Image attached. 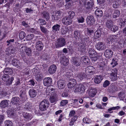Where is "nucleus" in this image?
Segmentation results:
<instances>
[{
	"mask_svg": "<svg viewBox=\"0 0 126 126\" xmlns=\"http://www.w3.org/2000/svg\"><path fill=\"white\" fill-rule=\"evenodd\" d=\"M89 84L86 83H84L82 84H80L76 86L75 89L76 91L80 92L81 93H84L86 89L89 88Z\"/></svg>",
	"mask_w": 126,
	"mask_h": 126,
	"instance_id": "f257e3e1",
	"label": "nucleus"
},
{
	"mask_svg": "<svg viewBox=\"0 0 126 126\" xmlns=\"http://www.w3.org/2000/svg\"><path fill=\"white\" fill-rule=\"evenodd\" d=\"M49 106L48 101L44 100L40 102L39 105V109L41 111H44L47 110Z\"/></svg>",
	"mask_w": 126,
	"mask_h": 126,
	"instance_id": "f03ea898",
	"label": "nucleus"
},
{
	"mask_svg": "<svg viewBox=\"0 0 126 126\" xmlns=\"http://www.w3.org/2000/svg\"><path fill=\"white\" fill-rule=\"evenodd\" d=\"M61 12L60 11H56L54 12L51 16L52 19L54 21H57L61 19Z\"/></svg>",
	"mask_w": 126,
	"mask_h": 126,
	"instance_id": "7ed1b4c3",
	"label": "nucleus"
},
{
	"mask_svg": "<svg viewBox=\"0 0 126 126\" xmlns=\"http://www.w3.org/2000/svg\"><path fill=\"white\" fill-rule=\"evenodd\" d=\"M38 37L37 36L36 38L34 40V41H36V49L38 51H41L42 50L43 47H44L43 43L39 41L37 38Z\"/></svg>",
	"mask_w": 126,
	"mask_h": 126,
	"instance_id": "20e7f679",
	"label": "nucleus"
},
{
	"mask_svg": "<svg viewBox=\"0 0 126 126\" xmlns=\"http://www.w3.org/2000/svg\"><path fill=\"white\" fill-rule=\"evenodd\" d=\"M56 44L58 47H61L64 46L66 44V42L64 38L61 37L58 39Z\"/></svg>",
	"mask_w": 126,
	"mask_h": 126,
	"instance_id": "39448f33",
	"label": "nucleus"
},
{
	"mask_svg": "<svg viewBox=\"0 0 126 126\" xmlns=\"http://www.w3.org/2000/svg\"><path fill=\"white\" fill-rule=\"evenodd\" d=\"M95 69L94 67L92 66H89L85 68V72L90 75L94 74L95 73Z\"/></svg>",
	"mask_w": 126,
	"mask_h": 126,
	"instance_id": "423d86ee",
	"label": "nucleus"
},
{
	"mask_svg": "<svg viewBox=\"0 0 126 126\" xmlns=\"http://www.w3.org/2000/svg\"><path fill=\"white\" fill-rule=\"evenodd\" d=\"M95 47L96 49L99 51L104 50L106 48L105 44L102 42H99L96 43Z\"/></svg>",
	"mask_w": 126,
	"mask_h": 126,
	"instance_id": "0eeeda50",
	"label": "nucleus"
},
{
	"mask_svg": "<svg viewBox=\"0 0 126 126\" xmlns=\"http://www.w3.org/2000/svg\"><path fill=\"white\" fill-rule=\"evenodd\" d=\"M52 80L50 77L45 78L43 80V83L44 85L46 86H50L52 83Z\"/></svg>",
	"mask_w": 126,
	"mask_h": 126,
	"instance_id": "6e6552de",
	"label": "nucleus"
},
{
	"mask_svg": "<svg viewBox=\"0 0 126 126\" xmlns=\"http://www.w3.org/2000/svg\"><path fill=\"white\" fill-rule=\"evenodd\" d=\"M46 93L47 95L50 96L56 94L55 90L51 87H47L46 89Z\"/></svg>",
	"mask_w": 126,
	"mask_h": 126,
	"instance_id": "1a4fd4ad",
	"label": "nucleus"
},
{
	"mask_svg": "<svg viewBox=\"0 0 126 126\" xmlns=\"http://www.w3.org/2000/svg\"><path fill=\"white\" fill-rule=\"evenodd\" d=\"M113 54V52L109 48L106 49L105 51L104 54L107 58L109 59L111 57Z\"/></svg>",
	"mask_w": 126,
	"mask_h": 126,
	"instance_id": "9d476101",
	"label": "nucleus"
},
{
	"mask_svg": "<svg viewBox=\"0 0 126 126\" xmlns=\"http://www.w3.org/2000/svg\"><path fill=\"white\" fill-rule=\"evenodd\" d=\"M87 22L88 25H93L94 23L95 20L94 17L92 15H89L87 17Z\"/></svg>",
	"mask_w": 126,
	"mask_h": 126,
	"instance_id": "9b49d317",
	"label": "nucleus"
},
{
	"mask_svg": "<svg viewBox=\"0 0 126 126\" xmlns=\"http://www.w3.org/2000/svg\"><path fill=\"white\" fill-rule=\"evenodd\" d=\"M62 22L64 25L67 26L70 25L72 23V20L69 17L66 16L63 19Z\"/></svg>",
	"mask_w": 126,
	"mask_h": 126,
	"instance_id": "f8f14e48",
	"label": "nucleus"
},
{
	"mask_svg": "<svg viewBox=\"0 0 126 126\" xmlns=\"http://www.w3.org/2000/svg\"><path fill=\"white\" fill-rule=\"evenodd\" d=\"M64 80L60 79L57 82V86L58 88L60 89H62L64 88L65 86Z\"/></svg>",
	"mask_w": 126,
	"mask_h": 126,
	"instance_id": "ddd939ff",
	"label": "nucleus"
},
{
	"mask_svg": "<svg viewBox=\"0 0 126 126\" xmlns=\"http://www.w3.org/2000/svg\"><path fill=\"white\" fill-rule=\"evenodd\" d=\"M26 92L22 89L20 92V96L23 102H24L27 99Z\"/></svg>",
	"mask_w": 126,
	"mask_h": 126,
	"instance_id": "4468645a",
	"label": "nucleus"
},
{
	"mask_svg": "<svg viewBox=\"0 0 126 126\" xmlns=\"http://www.w3.org/2000/svg\"><path fill=\"white\" fill-rule=\"evenodd\" d=\"M57 68L56 66L53 64L49 67L48 70V72L50 74H53L55 72Z\"/></svg>",
	"mask_w": 126,
	"mask_h": 126,
	"instance_id": "2eb2a0df",
	"label": "nucleus"
},
{
	"mask_svg": "<svg viewBox=\"0 0 126 126\" xmlns=\"http://www.w3.org/2000/svg\"><path fill=\"white\" fill-rule=\"evenodd\" d=\"M116 36L114 35L108 36L106 40L107 43L110 44L112 42H114L117 41Z\"/></svg>",
	"mask_w": 126,
	"mask_h": 126,
	"instance_id": "dca6fc26",
	"label": "nucleus"
},
{
	"mask_svg": "<svg viewBox=\"0 0 126 126\" xmlns=\"http://www.w3.org/2000/svg\"><path fill=\"white\" fill-rule=\"evenodd\" d=\"M20 99L18 97H15L12 98L11 103L13 105H18L20 102Z\"/></svg>",
	"mask_w": 126,
	"mask_h": 126,
	"instance_id": "f3484780",
	"label": "nucleus"
},
{
	"mask_svg": "<svg viewBox=\"0 0 126 126\" xmlns=\"http://www.w3.org/2000/svg\"><path fill=\"white\" fill-rule=\"evenodd\" d=\"M22 46L21 47L22 48H23V47L25 48V52L27 55L28 56H31L32 55V50L31 48L27 47L26 46H25L24 44H22L21 45Z\"/></svg>",
	"mask_w": 126,
	"mask_h": 126,
	"instance_id": "a211bd4d",
	"label": "nucleus"
},
{
	"mask_svg": "<svg viewBox=\"0 0 126 126\" xmlns=\"http://www.w3.org/2000/svg\"><path fill=\"white\" fill-rule=\"evenodd\" d=\"M102 33V29L101 28H98L94 33V38L97 39L100 37L101 36Z\"/></svg>",
	"mask_w": 126,
	"mask_h": 126,
	"instance_id": "6ab92c4d",
	"label": "nucleus"
},
{
	"mask_svg": "<svg viewBox=\"0 0 126 126\" xmlns=\"http://www.w3.org/2000/svg\"><path fill=\"white\" fill-rule=\"evenodd\" d=\"M60 63L62 64L65 66L67 65L69 63V60L68 58L66 57H64L61 58L60 60Z\"/></svg>",
	"mask_w": 126,
	"mask_h": 126,
	"instance_id": "aec40b11",
	"label": "nucleus"
},
{
	"mask_svg": "<svg viewBox=\"0 0 126 126\" xmlns=\"http://www.w3.org/2000/svg\"><path fill=\"white\" fill-rule=\"evenodd\" d=\"M29 94L30 96L32 98H33L36 97L37 95V92L36 90L32 88L29 91Z\"/></svg>",
	"mask_w": 126,
	"mask_h": 126,
	"instance_id": "412c9836",
	"label": "nucleus"
},
{
	"mask_svg": "<svg viewBox=\"0 0 126 126\" xmlns=\"http://www.w3.org/2000/svg\"><path fill=\"white\" fill-rule=\"evenodd\" d=\"M112 3L110 2L109 4H112V7L114 8H116L120 6V1L119 0H111Z\"/></svg>",
	"mask_w": 126,
	"mask_h": 126,
	"instance_id": "4be33fe9",
	"label": "nucleus"
},
{
	"mask_svg": "<svg viewBox=\"0 0 126 126\" xmlns=\"http://www.w3.org/2000/svg\"><path fill=\"white\" fill-rule=\"evenodd\" d=\"M86 43H81L80 46L78 47V50L82 53L85 52L86 48Z\"/></svg>",
	"mask_w": 126,
	"mask_h": 126,
	"instance_id": "5701e85b",
	"label": "nucleus"
},
{
	"mask_svg": "<svg viewBox=\"0 0 126 126\" xmlns=\"http://www.w3.org/2000/svg\"><path fill=\"white\" fill-rule=\"evenodd\" d=\"M87 76V75L85 73L83 72H79L78 73L77 77L79 80H81Z\"/></svg>",
	"mask_w": 126,
	"mask_h": 126,
	"instance_id": "b1692460",
	"label": "nucleus"
},
{
	"mask_svg": "<svg viewBox=\"0 0 126 126\" xmlns=\"http://www.w3.org/2000/svg\"><path fill=\"white\" fill-rule=\"evenodd\" d=\"M22 115L24 118L28 120H31L33 117L31 114L27 112H23Z\"/></svg>",
	"mask_w": 126,
	"mask_h": 126,
	"instance_id": "393cba45",
	"label": "nucleus"
},
{
	"mask_svg": "<svg viewBox=\"0 0 126 126\" xmlns=\"http://www.w3.org/2000/svg\"><path fill=\"white\" fill-rule=\"evenodd\" d=\"M3 72L4 74L9 75L12 74L13 72V71L10 68L6 67L4 69Z\"/></svg>",
	"mask_w": 126,
	"mask_h": 126,
	"instance_id": "a878e982",
	"label": "nucleus"
},
{
	"mask_svg": "<svg viewBox=\"0 0 126 126\" xmlns=\"http://www.w3.org/2000/svg\"><path fill=\"white\" fill-rule=\"evenodd\" d=\"M94 3L93 0H90V1L85 3V7L86 9H89L92 7L94 5Z\"/></svg>",
	"mask_w": 126,
	"mask_h": 126,
	"instance_id": "bb28decb",
	"label": "nucleus"
},
{
	"mask_svg": "<svg viewBox=\"0 0 126 126\" xmlns=\"http://www.w3.org/2000/svg\"><path fill=\"white\" fill-rule=\"evenodd\" d=\"M49 99L51 103H54V104L58 100V99L56 96V94L54 95L50 96Z\"/></svg>",
	"mask_w": 126,
	"mask_h": 126,
	"instance_id": "cd10ccee",
	"label": "nucleus"
},
{
	"mask_svg": "<svg viewBox=\"0 0 126 126\" xmlns=\"http://www.w3.org/2000/svg\"><path fill=\"white\" fill-rule=\"evenodd\" d=\"M96 91L95 89H90L89 91L88 94L90 96L93 97L96 94Z\"/></svg>",
	"mask_w": 126,
	"mask_h": 126,
	"instance_id": "c85d7f7f",
	"label": "nucleus"
},
{
	"mask_svg": "<svg viewBox=\"0 0 126 126\" xmlns=\"http://www.w3.org/2000/svg\"><path fill=\"white\" fill-rule=\"evenodd\" d=\"M103 79V77L101 76H96L94 79V82L96 84L99 83L101 82Z\"/></svg>",
	"mask_w": 126,
	"mask_h": 126,
	"instance_id": "c756f323",
	"label": "nucleus"
},
{
	"mask_svg": "<svg viewBox=\"0 0 126 126\" xmlns=\"http://www.w3.org/2000/svg\"><path fill=\"white\" fill-rule=\"evenodd\" d=\"M31 107L29 103H27L23 106L22 109L25 111H30L31 110Z\"/></svg>",
	"mask_w": 126,
	"mask_h": 126,
	"instance_id": "7c9ffc66",
	"label": "nucleus"
},
{
	"mask_svg": "<svg viewBox=\"0 0 126 126\" xmlns=\"http://www.w3.org/2000/svg\"><path fill=\"white\" fill-rule=\"evenodd\" d=\"M8 104V101L7 100H5L1 101L0 103V106L1 107L4 108L7 107Z\"/></svg>",
	"mask_w": 126,
	"mask_h": 126,
	"instance_id": "2f4dec72",
	"label": "nucleus"
},
{
	"mask_svg": "<svg viewBox=\"0 0 126 126\" xmlns=\"http://www.w3.org/2000/svg\"><path fill=\"white\" fill-rule=\"evenodd\" d=\"M72 61L74 65L76 66H78L81 64L80 62L79 61L78 59L76 58H72Z\"/></svg>",
	"mask_w": 126,
	"mask_h": 126,
	"instance_id": "473e14b6",
	"label": "nucleus"
},
{
	"mask_svg": "<svg viewBox=\"0 0 126 126\" xmlns=\"http://www.w3.org/2000/svg\"><path fill=\"white\" fill-rule=\"evenodd\" d=\"M95 14L98 17H100L102 16L103 15L102 11L99 9H97L95 12Z\"/></svg>",
	"mask_w": 126,
	"mask_h": 126,
	"instance_id": "72a5a7b5",
	"label": "nucleus"
},
{
	"mask_svg": "<svg viewBox=\"0 0 126 126\" xmlns=\"http://www.w3.org/2000/svg\"><path fill=\"white\" fill-rule=\"evenodd\" d=\"M42 17L46 19L47 20H48L50 18L49 13L46 11H44L41 13Z\"/></svg>",
	"mask_w": 126,
	"mask_h": 126,
	"instance_id": "f704fd0d",
	"label": "nucleus"
},
{
	"mask_svg": "<svg viewBox=\"0 0 126 126\" xmlns=\"http://www.w3.org/2000/svg\"><path fill=\"white\" fill-rule=\"evenodd\" d=\"M16 110L13 108H12L8 110V115L9 116L13 117L15 114Z\"/></svg>",
	"mask_w": 126,
	"mask_h": 126,
	"instance_id": "c9c22d12",
	"label": "nucleus"
},
{
	"mask_svg": "<svg viewBox=\"0 0 126 126\" xmlns=\"http://www.w3.org/2000/svg\"><path fill=\"white\" fill-rule=\"evenodd\" d=\"M107 65L105 64V63L102 62L101 63V64L99 65V68L100 70H101L102 71H106L107 70Z\"/></svg>",
	"mask_w": 126,
	"mask_h": 126,
	"instance_id": "e433bc0d",
	"label": "nucleus"
},
{
	"mask_svg": "<svg viewBox=\"0 0 126 126\" xmlns=\"http://www.w3.org/2000/svg\"><path fill=\"white\" fill-rule=\"evenodd\" d=\"M120 14V12L118 10H115L113 14V17L114 18H116L119 17Z\"/></svg>",
	"mask_w": 126,
	"mask_h": 126,
	"instance_id": "4c0bfd02",
	"label": "nucleus"
},
{
	"mask_svg": "<svg viewBox=\"0 0 126 126\" xmlns=\"http://www.w3.org/2000/svg\"><path fill=\"white\" fill-rule=\"evenodd\" d=\"M109 90L110 92L113 93L117 91L118 89L117 87L115 85L110 86L109 87Z\"/></svg>",
	"mask_w": 126,
	"mask_h": 126,
	"instance_id": "58836bf2",
	"label": "nucleus"
},
{
	"mask_svg": "<svg viewBox=\"0 0 126 126\" xmlns=\"http://www.w3.org/2000/svg\"><path fill=\"white\" fill-rule=\"evenodd\" d=\"M80 32L79 31L76 30L74 31V36L76 38V39H80L79 38L80 36Z\"/></svg>",
	"mask_w": 126,
	"mask_h": 126,
	"instance_id": "ea45409f",
	"label": "nucleus"
},
{
	"mask_svg": "<svg viewBox=\"0 0 126 126\" xmlns=\"http://www.w3.org/2000/svg\"><path fill=\"white\" fill-rule=\"evenodd\" d=\"M6 50V52H7V53L8 54V55H9V54L10 55L13 53L15 51L13 48L11 47H8L7 48Z\"/></svg>",
	"mask_w": 126,
	"mask_h": 126,
	"instance_id": "a19ab883",
	"label": "nucleus"
},
{
	"mask_svg": "<svg viewBox=\"0 0 126 126\" xmlns=\"http://www.w3.org/2000/svg\"><path fill=\"white\" fill-rule=\"evenodd\" d=\"M113 23L111 20H108L107 21L106 25L108 28L109 29L113 25Z\"/></svg>",
	"mask_w": 126,
	"mask_h": 126,
	"instance_id": "79ce46f5",
	"label": "nucleus"
},
{
	"mask_svg": "<svg viewBox=\"0 0 126 126\" xmlns=\"http://www.w3.org/2000/svg\"><path fill=\"white\" fill-rule=\"evenodd\" d=\"M1 79L3 81L8 82L9 79V76L8 75L4 74L2 76Z\"/></svg>",
	"mask_w": 126,
	"mask_h": 126,
	"instance_id": "37998d69",
	"label": "nucleus"
},
{
	"mask_svg": "<svg viewBox=\"0 0 126 126\" xmlns=\"http://www.w3.org/2000/svg\"><path fill=\"white\" fill-rule=\"evenodd\" d=\"M78 21L79 23H83L85 19L83 16L81 15H78L77 17Z\"/></svg>",
	"mask_w": 126,
	"mask_h": 126,
	"instance_id": "c03bdc74",
	"label": "nucleus"
},
{
	"mask_svg": "<svg viewBox=\"0 0 126 126\" xmlns=\"http://www.w3.org/2000/svg\"><path fill=\"white\" fill-rule=\"evenodd\" d=\"M110 79L112 81H115L117 79V75L116 73L113 74V73L110 74Z\"/></svg>",
	"mask_w": 126,
	"mask_h": 126,
	"instance_id": "a18cd8bd",
	"label": "nucleus"
},
{
	"mask_svg": "<svg viewBox=\"0 0 126 126\" xmlns=\"http://www.w3.org/2000/svg\"><path fill=\"white\" fill-rule=\"evenodd\" d=\"M60 25L58 24L54 25L52 27V31L53 32H56L59 30Z\"/></svg>",
	"mask_w": 126,
	"mask_h": 126,
	"instance_id": "49530a36",
	"label": "nucleus"
},
{
	"mask_svg": "<svg viewBox=\"0 0 126 126\" xmlns=\"http://www.w3.org/2000/svg\"><path fill=\"white\" fill-rule=\"evenodd\" d=\"M88 51L89 56L97 53V52L95 51V50L93 48H89Z\"/></svg>",
	"mask_w": 126,
	"mask_h": 126,
	"instance_id": "de8ad7c7",
	"label": "nucleus"
},
{
	"mask_svg": "<svg viewBox=\"0 0 126 126\" xmlns=\"http://www.w3.org/2000/svg\"><path fill=\"white\" fill-rule=\"evenodd\" d=\"M109 29L111 31L115 32L118 31V28L117 26L113 25Z\"/></svg>",
	"mask_w": 126,
	"mask_h": 126,
	"instance_id": "09e8293b",
	"label": "nucleus"
},
{
	"mask_svg": "<svg viewBox=\"0 0 126 126\" xmlns=\"http://www.w3.org/2000/svg\"><path fill=\"white\" fill-rule=\"evenodd\" d=\"M15 77V76L14 75L11 76L10 78L9 77V79L8 81V82L6 84L7 85H10L11 84L14 80V78Z\"/></svg>",
	"mask_w": 126,
	"mask_h": 126,
	"instance_id": "8fccbe9b",
	"label": "nucleus"
},
{
	"mask_svg": "<svg viewBox=\"0 0 126 126\" xmlns=\"http://www.w3.org/2000/svg\"><path fill=\"white\" fill-rule=\"evenodd\" d=\"M75 16V12L72 11H70L68 13V17L72 19Z\"/></svg>",
	"mask_w": 126,
	"mask_h": 126,
	"instance_id": "3c124183",
	"label": "nucleus"
},
{
	"mask_svg": "<svg viewBox=\"0 0 126 126\" xmlns=\"http://www.w3.org/2000/svg\"><path fill=\"white\" fill-rule=\"evenodd\" d=\"M117 62V59L113 58L112 59V62L111 63V64L112 65V67H114L118 64Z\"/></svg>",
	"mask_w": 126,
	"mask_h": 126,
	"instance_id": "603ef678",
	"label": "nucleus"
},
{
	"mask_svg": "<svg viewBox=\"0 0 126 126\" xmlns=\"http://www.w3.org/2000/svg\"><path fill=\"white\" fill-rule=\"evenodd\" d=\"M26 34L23 31H21L20 32L19 34V38L20 39H22L25 37Z\"/></svg>",
	"mask_w": 126,
	"mask_h": 126,
	"instance_id": "864d4df0",
	"label": "nucleus"
},
{
	"mask_svg": "<svg viewBox=\"0 0 126 126\" xmlns=\"http://www.w3.org/2000/svg\"><path fill=\"white\" fill-rule=\"evenodd\" d=\"M38 22L39 23L40 26L41 25H45L46 23L45 21L42 18L39 19L38 20Z\"/></svg>",
	"mask_w": 126,
	"mask_h": 126,
	"instance_id": "5fc2aeb1",
	"label": "nucleus"
},
{
	"mask_svg": "<svg viewBox=\"0 0 126 126\" xmlns=\"http://www.w3.org/2000/svg\"><path fill=\"white\" fill-rule=\"evenodd\" d=\"M91 59L92 61H93L94 62L96 61L98 59V57L97 56V54H94L93 55L90 56Z\"/></svg>",
	"mask_w": 126,
	"mask_h": 126,
	"instance_id": "6e6d98bb",
	"label": "nucleus"
},
{
	"mask_svg": "<svg viewBox=\"0 0 126 126\" xmlns=\"http://www.w3.org/2000/svg\"><path fill=\"white\" fill-rule=\"evenodd\" d=\"M24 65L23 63L19 61L17 65H16V67L18 69L21 70L22 69Z\"/></svg>",
	"mask_w": 126,
	"mask_h": 126,
	"instance_id": "4d7b16f0",
	"label": "nucleus"
},
{
	"mask_svg": "<svg viewBox=\"0 0 126 126\" xmlns=\"http://www.w3.org/2000/svg\"><path fill=\"white\" fill-rule=\"evenodd\" d=\"M82 59L85 63L88 64H89V59L86 56H83L82 58Z\"/></svg>",
	"mask_w": 126,
	"mask_h": 126,
	"instance_id": "13d9d810",
	"label": "nucleus"
},
{
	"mask_svg": "<svg viewBox=\"0 0 126 126\" xmlns=\"http://www.w3.org/2000/svg\"><path fill=\"white\" fill-rule=\"evenodd\" d=\"M19 61L17 60L15 58H13L12 61V65L16 67V66L17 65Z\"/></svg>",
	"mask_w": 126,
	"mask_h": 126,
	"instance_id": "bf43d9fd",
	"label": "nucleus"
},
{
	"mask_svg": "<svg viewBox=\"0 0 126 126\" xmlns=\"http://www.w3.org/2000/svg\"><path fill=\"white\" fill-rule=\"evenodd\" d=\"M40 29L41 31L45 34L47 33L48 32L47 29L43 26H40Z\"/></svg>",
	"mask_w": 126,
	"mask_h": 126,
	"instance_id": "052dcab7",
	"label": "nucleus"
},
{
	"mask_svg": "<svg viewBox=\"0 0 126 126\" xmlns=\"http://www.w3.org/2000/svg\"><path fill=\"white\" fill-rule=\"evenodd\" d=\"M34 35L33 34H29L26 37V40H30L32 39Z\"/></svg>",
	"mask_w": 126,
	"mask_h": 126,
	"instance_id": "680f3d73",
	"label": "nucleus"
},
{
	"mask_svg": "<svg viewBox=\"0 0 126 126\" xmlns=\"http://www.w3.org/2000/svg\"><path fill=\"white\" fill-rule=\"evenodd\" d=\"M5 126H13V123L10 120H6L5 121Z\"/></svg>",
	"mask_w": 126,
	"mask_h": 126,
	"instance_id": "e2e57ef3",
	"label": "nucleus"
},
{
	"mask_svg": "<svg viewBox=\"0 0 126 126\" xmlns=\"http://www.w3.org/2000/svg\"><path fill=\"white\" fill-rule=\"evenodd\" d=\"M118 96L120 99H123L125 97V93L123 92H121L118 94Z\"/></svg>",
	"mask_w": 126,
	"mask_h": 126,
	"instance_id": "0e129e2a",
	"label": "nucleus"
},
{
	"mask_svg": "<svg viewBox=\"0 0 126 126\" xmlns=\"http://www.w3.org/2000/svg\"><path fill=\"white\" fill-rule=\"evenodd\" d=\"M35 76H36V79L37 80H41L42 79V75L40 72L38 73V74L35 75Z\"/></svg>",
	"mask_w": 126,
	"mask_h": 126,
	"instance_id": "69168bd1",
	"label": "nucleus"
},
{
	"mask_svg": "<svg viewBox=\"0 0 126 126\" xmlns=\"http://www.w3.org/2000/svg\"><path fill=\"white\" fill-rule=\"evenodd\" d=\"M68 103V101L67 100H62L60 103V105L62 106L65 105Z\"/></svg>",
	"mask_w": 126,
	"mask_h": 126,
	"instance_id": "338daca9",
	"label": "nucleus"
},
{
	"mask_svg": "<svg viewBox=\"0 0 126 126\" xmlns=\"http://www.w3.org/2000/svg\"><path fill=\"white\" fill-rule=\"evenodd\" d=\"M83 41L84 43H83L87 44L88 43H89L90 42L89 39V37H85L83 39Z\"/></svg>",
	"mask_w": 126,
	"mask_h": 126,
	"instance_id": "774afa93",
	"label": "nucleus"
}]
</instances>
